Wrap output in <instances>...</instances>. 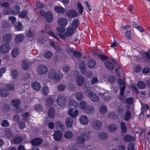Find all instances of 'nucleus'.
Listing matches in <instances>:
<instances>
[{"mask_svg":"<svg viewBox=\"0 0 150 150\" xmlns=\"http://www.w3.org/2000/svg\"><path fill=\"white\" fill-rule=\"evenodd\" d=\"M57 22L58 24L63 27L66 26L68 23L67 20L64 17L59 18Z\"/></svg>","mask_w":150,"mask_h":150,"instance_id":"4468645a","label":"nucleus"},{"mask_svg":"<svg viewBox=\"0 0 150 150\" xmlns=\"http://www.w3.org/2000/svg\"><path fill=\"white\" fill-rule=\"evenodd\" d=\"M21 103V101L18 100H13L11 102V104L16 108V111L17 113L20 112L22 111V108L19 106Z\"/></svg>","mask_w":150,"mask_h":150,"instance_id":"20e7f679","label":"nucleus"},{"mask_svg":"<svg viewBox=\"0 0 150 150\" xmlns=\"http://www.w3.org/2000/svg\"><path fill=\"white\" fill-rule=\"evenodd\" d=\"M61 76H62V74L57 73V71L54 69L50 70L48 74L49 78L53 79L57 82L60 81Z\"/></svg>","mask_w":150,"mask_h":150,"instance_id":"f03ea898","label":"nucleus"},{"mask_svg":"<svg viewBox=\"0 0 150 150\" xmlns=\"http://www.w3.org/2000/svg\"><path fill=\"white\" fill-rule=\"evenodd\" d=\"M98 95L102 98L104 102H109L112 98L109 95V93L107 92L104 93H98Z\"/></svg>","mask_w":150,"mask_h":150,"instance_id":"0eeeda50","label":"nucleus"},{"mask_svg":"<svg viewBox=\"0 0 150 150\" xmlns=\"http://www.w3.org/2000/svg\"><path fill=\"white\" fill-rule=\"evenodd\" d=\"M30 77L29 74L27 73H24L22 76L21 79L24 80H26L30 78Z\"/></svg>","mask_w":150,"mask_h":150,"instance_id":"69168bd1","label":"nucleus"},{"mask_svg":"<svg viewBox=\"0 0 150 150\" xmlns=\"http://www.w3.org/2000/svg\"><path fill=\"white\" fill-rule=\"evenodd\" d=\"M53 100L51 98H49L46 100V105L47 106H50L52 104Z\"/></svg>","mask_w":150,"mask_h":150,"instance_id":"0e129e2a","label":"nucleus"},{"mask_svg":"<svg viewBox=\"0 0 150 150\" xmlns=\"http://www.w3.org/2000/svg\"><path fill=\"white\" fill-rule=\"evenodd\" d=\"M79 120L80 122L84 125L87 124L89 121L88 118L84 115L81 116Z\"/></svg>","mask_w":150,"mask_h":150,"instance_id":"393cba45","label":"nucleus"},{"mask_svg":"<svg viewBox=\"0 0 150 150\" xmlns=\"http://www.w3.org/2000/svg\"><path fill=\"white\" fill-rule=\"evenodd\" d=\"M74 31L75 29L74 28L71 27H68L67 29L66 32L64 35L62 34H59V35L62 39H65L66 38L71 36L74 33Z\"/></svg>","mask_w":150,"mask_h":150,"instance_id":"7ed1b4c3","label":"nucleus"},{"mask_svg":"<svg viewBox=\"0 0 150 150\" xmlns=\"http://www.w3.org/2000/svg\"><path fill=\"white\" fill-rule=\"evenodd\" d=\"M53 53L51 51L45 52L44 54V57L47 59H50L52 56Z\"/></svg>","mask_w":150,"mask_h":150,"instance_id":"37998d69","label":"nucleus"},{"mask_svg":"<svg viewBox=\"0 0 150 150\" xmlns=\"http://www.w3.org/2000/svg\"><path fill=\"white\" fill-rule=\"evenodd\" d=\"M69 105L70 108H73V107H74V108L78 106V102L73 99L70 100L69 103Z\"/></svg>","mask_w":150,"mask_h":150,"instance_id":"cd10ccee","label":"nucleus"},{"mask_svg":"<svg viewBox=\"0 0 150 150\" xmlns=\"http://www.w3.org/2000/svg\"><path fill=\"white\" fill-rule=\"evenodd\" d=\"M125 106L122 104L120 105L118 108V112L119 113H121L125 110Z\"/></svg>","mask_w":150,"mask_h":150,"instance_id":"338daca9","label":"nucleus"},{"mask_svg":"<svg viewBox=\"0 0 150 150\" xmlns=\"http://www.w3.org/2000/svg\"><path fill=\"white\" fill-rule=\"evenodd\" d=\"M55 140L59 141L62 139V133L59 131H55L53 135Z\"/></svg>","mask_w":150,"mask_h":150,"instance_id":"f3484780","label":"nucleus"},{"mask_svg":"<svg viewBox=\"0 0 150 150\" xmlns=\"http://www.w3.org/2000/svg\"><path fill=\"white\" fill-rule=\"evenodd\" d=\"M29 66V63L26 61H24L22 64V68L25 70L27 69L28 68Z\"/></svg>","mask_w":150,"mask_h":150,"instance_id":"8fccbe9b","label":"nucleus"},{"mask_svg":"<svg viewBox=\"0 0 150 150\" xmlns=\"http://www.w3.org/2000/svg\"><path fill=\"white\" fill-rule=\"evenodd\" d=\"M66 14L69 17L74 18L78 15V13L74 10H71L67 11L66 12Z\"/></svg>","mask_w":150,"mask_h":150,"instance_id":"2eb2a0df","label":"nucleus"},{"mask_svg":"<svg viewBox=\"0 0 150 150\" xmlns=\"http://www.w3.org/2000/svg\"><path fill=\"white\" fill-rule=\"evenodd\" d=\"M85 80V78L84 76H80L76 79L77 85L79 86H81L83 84Z\"/></svg>","mask_w":150,"mask_h":150,"instance_id":"4be33fe9","label":"nucleus"},{"mask_svg":"<svg viewBox=\"0 0 150 150\" xmlns=\"http://www.w3.org/2000/svg\"><path fill=\"white\" fill-rule=\"evenodd\" d=\"M89 98L93 102H96L98 100V96L94 93Z\"/></svg>","mask_w":150,"mask_h":150,"instance_id":"e433bc0d","label":"nucleus"},{"mask_svg":"<svg viewBox=\"0 0 150 150\" xmlns=\"http://www.w3.org/2000/svg\"><path fill=\"white\" fill-rule=\"evenodd\" d=\"M118 83L120 85L119 87L120 89V95L123 96V92L125 89V86L124 83L121 79H119L118 80Z\"/></svg>","mask_w":150,"mask_h":150,"instance_id":"f8f14e48","label":"nucleus"},{"mask_svg":"<svg viewBox=\"0 0 150 150\" xmlns=\"http://www.w3.org/2000/svg\"><path fill=\"white\" fill-rule=\"evenodd\" d=\"M80 69L81 73H84L86 70V63L83 61L80 63L79 64Z\"/></svg>","mask_w":150,"mask_h":150,"instance_id":"c756f323","label":"nucleus"},{"mask_svg":"<svg viewBox=\"0 0 150 150\" xmlns=\"http://www.w3.org/2000/svg\"><path fill=\"white\" fill-rule=\"evenodd\" d=\"M117 126L115 124H112L109 126L108 131L110 132H115L117 129Z\"/></svg>","mask_w":150,"mask_h":150,"instance_id":"7c9ffc66","label":"nucleus"},{"mask_svg":"<svg viewBox=\"0 0 150 150\" xmlns=\"http://www.w3.org/2000/svg\"><path fill=\"white\" fill-rule=\"evenodd\" d=\"M10 49V46L8 43L3 44L0 46V52L3 54L7 53Z\"/></svg>","mask_w":150,"mask_h":150,"instance_id":"9d476101","label":"nucleus"},{"mask_svg":"<svg viewBox=\"0 0 150 150\" xmlns=\"http://www.w3.org/2000/svg\"><path fill=\"white\" fill-rule=\"evenodd\" d=\"M23 141V138L21 137L18 136L15 137L13 140L14 144H18L20 143Z\"/></svg>","mask_w":150,"mask_h":150,"instance_id":"2f4dec72","label":"nucleus"},{"mask_svg":"<svg viewBox=\"0 0 150 150\" xmlns=\"http://www.w3.org/2000/svg\"><path fill=\"white\" fill-rule=\"evenodd\" d=\"M131 31L130 30H127L125 33V36L127 37V39H128V40H130L131 39Z\"/></svg>","mask_w":150,"mask_h":150,"instance_id":"bf43d9fd","label":"nucleus"},{"mask_svg":"<svg viewBox=\"0 0 150 150\" xmlns=\"http://www.w3.org/2000/svg\"><path fill=\"white\" fill-rule=\"evenodd\" d=\"M55 115V110L53 108H51L49 110L48 115L50 118H52Z\"/></svg>","mask_w":150,"mask_h":150,"instance_id":"a19ab883","label":"nucleus"},{"mask_svg":"<svg viewBox=\"0 0 150 150\" xmlns=\"http://www.w3.org/2000/svg\"><path fill=\"white\" fill-rule=\"evenodd\" d=\"M96 64L95 61L92 59L89 60L87 64L88 66L90 68H93L95 66Z\"/></svg>","mask_w":150,"mask_h":150,"instance_id":"c9c22d12","label":"nucleus"},{"mask_svg":"<svg viewBox=\"0 0 150 150\" xmlns=\"http://www.w3.org/2000/svg\"><path fill=\"white\" fill-rule=\"evenodd\" d=\"M3 127H7L9 126L10 125L8 121L7 120H4L1 124Z\"/></svg>","mask_w":150,"mask_h":150,"instance_id":"4d7b16f0","label":"nucleus"},{"mask_svg":"<svg viewBox=\"0 0 150 150\" xmlns=\"http://www.w3.org/2000/svg\"><path fill=\"white\" fill-rule=\"evenodd\" d=\"M55 11L59 13H62L64 12L65 10L62 7L59 6H55L54 7Z\"/></svg>","mask_w":150,"mask_h":150,"instance_id":"4c0bfd02","label":"nucleus"},{"mask_svg":"<svg viewBox=\"0 0 150 150\" xmlns=\"http://www.w3.org/2000/svg\"><path fill=\"white\" fill-rule=\"evenodd\" d=\"M15 28L18 31H21L23 28L22 25L20 22L16 23L15 25Z\"/></svg>","mask_w":150,"mask_h":150,"instance_id":"58836bf2","label":"nucleus"},{"mask_svg":"<svg viewBox=\"0 0 150 150\" xmlns=\"http://www.w3.org/2000/svg\"><path fill=\"white\" fill-rule=\"evenodd\" d=\"M100 112L102 114H105L107 111V107L105 105H101L99 108Z\"/></svg>","mask_w":150,"mask_h":150,"instance_id":"ea45409f","label":"nucleus"},{"mask_svg":"<svg viewBox=\"0 0 150 150\" xmlns=\"http://www.w3.org/2000/svg\"><path fill=\"white\" fill-rule=\"evenodd\" d=\"M4 136L8 139H10L13 137V133L10 128H6L5 129Z\"/></svg>","mask_w":150,"mask_h":150,"instance_id":"a211bd4d","label":"nucleus"},{"mask_svg":"<svg viewBox=\"0 0 150 150\" xmlns=\"http://www.w3.org/2000/svg\"><path fill=\"white\" fill-rule=\"evenodd\" d=\"M18 54V50L17 49L15 48L12 52V56L14 57H17Z\"/></svg>","mask_w":150,"mask_h":150,"instance_id":"680f3d73","label":"nucleus"},{"mask_svg":"<svg viewBox=\"0 0 150 150\" xmlns=\"http://www.w3.org/2000/svg\"><path fill=\"white\" fill-rule=\"evenodd\" d=\"M29 113L28 112H25L24 114L22 115V118L23 120L27 121L29 119L30 116Z\"/></svg>","mask_w":150,"mask_h":150,"instance_id":"6e6d98bb","label":"nucleus"},{"mask_svg":"<svg viewBox=\"0 0 150 150\" xmlns=\"http://www.w3.org/2000/svg\"><path fill=\"white\" fill-rule=\"evenodd\" d=\"M79 24V20L77 19H74L72 23V26L73 28H77Z\"/></svg>","mask_w":150,"mask_h":150,"instance_id":"09e8293b","label":"nucleus"},{"mask_svg":"<svg viewBox=\"0 0 150 150\" xmlns=\"http://www.w3.org/2000/svg\"><path fill=\"white\" fill-rule=\"evenodd\" d=\"M20 8L18 6H15L13 7L12 9L11 10L10 12H11L13 14H17L20 12Z\"/></svg>","mask_w":150,"mask_h":150,"instance_id":"a878e982","label":"nucleus"},{"mask_svg":"<svg viewBox=\"0 0 150 150\" xmlns=\"http://www.w3.org/2000/svg\"><path fill=\"white\" fill-rule=\"evenodd\" d=\"M105 66L108 69L112 70L114 69L113 64L109 61H106L105 62Z\"/></svg>","mask_w":150,"mask_h":150,"instance_id":"473e14b6","label":"nucleus"},{"mask_svg":"<svg viewBox=\"0 0 150 150\" xmlns=\"http://www.w3.org/2000/svg\"><path fill=\"white\" fill-rule=\"evenodd\" d=\"M121 126L123 132L124 133H126L127 132V128L125 122H122L121 124Z\"/></svg>","mask_w":150,"mask_h":150,"instance_id":"864d4df0","label":"nucleus"},{"mask_svg":"<svg viewBox=\"0 0 150 150\" xmlns=\"http://www.w3.org/2000/svg\"><path fill=\"white\" fill-rule=\"evenodd\" d=\"M73 122V118L71 117H68L66 120L65 123L67 127L69 128L72 127Z\"/></svg>","mask_w":150,"mask_h":150,"instance_id":"aec40b11","label":"nucleus"},{"mask_svg":"<svg viewBox=\"0 0 150 150\" xmlns=\"http://www.w3.org/2000/svg\"><path fill=\"white\" fill-rule=\"evenodd\" d=\"M85 111L86 113L90 114L94 112L95 111V109L93 107L90 106L87 107L86 108H85Z\"/></svg>","mask_w":150,"mask_h":150,"instance_id":"72a5a7b5","label":"nucleus"},{"mask_svg":"<svg viewBox=\"0 0 150 150\" xmlns=\"http://www.w3.org/2000/svg\"><path fill=\"white\" fill-rule=\"evenodd\" d=\"M83 97V93L82 92H79L76 95V98L78 100H81Z\"/></svg>","mask_w":150,"mask_h":150,"instance_id":"603ef678","label":"nucleus"},{"mask_svg":"<svg viewBox=\"0 0 150 150\" xmlns=\"http://www.w3.org/2000/svg\"><path fill=\"white\" fill-rule=\"evenodd\" d=\"M79 107L80 108L85 110L87 107V103L85 101L82 100L80 103Z\"/></svg>","mask_w":150,"mask_h":150,"instance_id":"a18cd8bd","label":"nucleus"},{"mask_svg":"<svg viewBox=\"0 0 150 150\" xmlns=\"http://www.w3.org/2000/svg\"><path fill=\"white\" fill-rule=\"evenodd\" d=\"M137 86L138 87L141 89L144 88L146 86L145 83L143 81L139 82Z\"/></svg>","mask_w":150,"mask_h":150,"instance_id":"052dcab7","label":"nucleus"},{"mask_svg":"<svg viewBox=\"0 0 150 150\" xmlns=\"http://www.w3.org/2000/svg\"><path fill=\"white\" fill-rule=\"evenodd\" d=\"M46 20L48 23H51L53 20V16L52 13L50 11L47 12L45 16Z\"/></svg>","mask_w":150,"mask_h":150,"instance_id":"412c9836","label":"nucleus"},{"mask_svg":"<svg viewBox=\"0 0 150 150\" xmlns=\"http://www.w3.org/2000/svg\"><path fill=\"white\" fill-rule=\"evenodd\" d=\"M103 125L102 122L99 120H95L92 123L91 126L92 128L95 130L100 129Z\"/></svg>","mask_w":150,"mask_h":150,"instance_id":"39448f33","label":"nucleus"},{"mask_svg":"<svg viewBox=\"0 0 150 150\" xmlns=\"http://www.w3.org/2000/svg\"><path fill=\"white\" fill-rule=\"evenodd\" d=\"M142 55L147 62L150 64V51L143 52Z\"/></svg>","mask_w":150,"mask_h":150,"instance_id":"6ab92c4d","label":"nucleus"},{"mask_svg":"<svg viewBox=\"0 0 150 150\" xmlns=\"http://www.w3.org/2000/svg\"><path fill=\"white\" fill-rule=\"evenodd\" d=\"M98 138L101 140H105L108 138V134L105 132H103L100 133L98 135Z\"/></svg>","mask_w":150,"mask_h":150,"instance_id":"5701e85b","label":"nucleus"},{"mask_svg":"<svg viewBox=\"0 0 150 150\" xmlns=\"http://www.w3.org/2000/svg\"><path fill=\"white\" fill-rule=\"evenodd\" d=\"M66 86L64 85L60 84L57 87V89L59 91H62L64 90Z\"/></svg>","mask_w":150,"mask_h":150,"instance_id":"774afa93","label":"nucleus"},{"mask_svg":"<svg viewBox=\"0 0 150 150\" xmlns=\"http://www.w3.org/2000/svg\"><path fill=\"white\" fill-rule=\"evenodd\" d=\"M37 71L40 74H45L47 73L48 68L45 65H40L37 68Z\"/></svg>","mask_w":150,"mask_h":150,"instance_id":"1a4fd4ad","label":"nucleus"},{"mask_svg":"<svg viewBox=\"0 0 150 150\" xmlns=\"http://www.w3.org/2000/svg\"><path fill=\"white\" fill-rule=\"evenodd\" d=\"M131 117V113L130 111L129 110H127L126 112L125 115V120L127 121L129 120Z\"/></svg>","mask_w":150,"mask_h":150,"instance_id":"3c124183","label":"nucleus"},{"mask_svg":"<svg viewBox=\"0 0 150 150\" xmlns=\"http://www.w3.org/2000/svg\"><path fill=\"white\" fill-rule=\"evenodd\" d=\"M124 140L126 142H129L134 141L135 139L133 136L129 135H127L125 136Z\"/></svg>","mask_w":150,"mask_h":150,"instance_id":"f704fd0d","label":"nucleus"},{"mask_svg":"<svg viewBox=\"0 0 150 150\" xmlns=\"http://www.w3.org/2000/svg\"><path fill=\"white\" fill-rule=\"evenodd\" d=\"M73 54L75 57L78 58H80L81 57V53L76 50H74Z\"/></svg>","mask_w":150,"mask_h":150,"instance_id":"e2e57ef3","label":"nucleus"},{"mask_svg":"<svg viewBox=\"0 0 150 150\" xmlns=\"http://www.w3.org/2000/svg\"><path fill=\"white\" fill-rule=\"evenodd\" d=\"M90 131L82 132L80 135L77 136L76 138L77 143L79 144H83L85 140H88L91 138Z\"/></svg>","mask_w":150,"mask_h":150,"instance_id":"f257e3e1","label":"nucleus"},{"mask_svg":"<svg viewBox=\"0 0 150 150\" xmlns=\"http://www.w3.org/2000/svg\"><path fill=\"white\" fill-rule=\"evenodd\" d=\"M11 75L13 78L15 79L18 77V71L16 70H12V71Z\"/></svg>","mask_w":150,"mask_h":150,"instance_id":"5fc2aeb1","label":"nucleus"},{"mask_svg":"<svg viewBox=\"0 0 150 150\" xmlns=\"http://www.w3.org/2000/svg\"><path fill=\"white\" fill-rule=\"evenodd\" d=\"M43 140L41 138H36L31 141V143L33 145L38 146L41 144Z\"/></svg>","mask_w":150,"mask_h":150,"instance_id":"ddd939ff","label":"nucleus"},{"mask_svg":"<svg viewBox=\"0 0 150 150\" xmlns=\"http://www.w3.org/2000/svg\"><path fill=\"white\" fill-rule=\"evenodd\" d=\"M8 94V90H5L3 89H0V96L2 97H7Z\"/></svg>","mask_w":150,"mask_h":150,"instance_id":"79ce46f5","label":"nucleus"},{"mask_svg":"<svg viewBox=\"0 0 150 150\" xmlns=\"http://www.w3.org/2000/svg\"><path fill=\"white\" fill-rule=\"evenodd\" d=\"M64 136L67 138L70 139L73 137V134L71 131H67L65 132Z\"/></svg>","mask_w":150,"mask_h":150,"instance_id":"de8ad7c7","label":"nucleus"},{"mask_svg":"<svg viewBox=\"0 0 150 150\" xmlns=\"http://www.w3.org/2000/svg\"><path fill=\"white\" fill-rule=\"evenodd\" d=\"M31 86L34 90L36 91H39L40 89L41 85L37 81L32 83Z\"/></svg>","mask_w":150,"mask_h":150,"instance_id":"b1692460","label":"nucleus"},{"mask_svg":"<svg viewBox=\"0 0 150 150\" xmlns=\"http://www.w3.org/2000/svg\"><path fill=\"white\" fill-rule=\"evenodd\" d=\"M73 110V108H70L68 112L69 115L71 116L72 118L75 117L77 115L79 112V111L77 110H76L73 112H72Z\"/></svg>","mask_w":150,"mask_h":150,"instance_id":"bb28decb","label":"nucleus"},{"mask_svg":"<svg viewBox=\"0 0 150 150\" xmlns=\"http://www.w3.org/2000/svg\"><path fill=\"white\" fill-rule=\"evenodd\" d=\"M49 92V89L47 86H45L42 88V93L45 95L47 96Z\"/></svg>","mask_w":150,"mask_h":150,"instance_id":"49530a36","label":"nucleus"},{"mask_svg":"<svg viewBox=\"0 0 150 150\" xmlns=\"http://www.w3.org/2000/svg\"><path fill=\"white\" fill-rule=\"evenodd\" d=\"M1 7L4 8L3 11L5 14H8L10 13L11 7L8 2H5L1 4Z\"/></svg>","mask_w":150,"mask_h":150,"instance_id":"423d86ee","label":"nucleus"},{"mask_svg":"<svg viewBox=\"0 0 150 150\" xmlns=\"http://www.w3.org/2000/svg\"><path fill=\"white\" fill-rule=\"evenodd\" d=\"M35 34V32L34 31H32L30 29L26 34V36L28 38H33Z\"/></svg>","mask_w":150,"mask_h":150,"instance_id":"c03bdc74","label":"nucleus"},{"mask_svg":"<svg viewBox=\"0 0 150 150\" xmlns=\"http://www.w3.org/2000/svg\"><path fill=\"white\" fill-rule=\"evenodd\" d=\"M77 7L79 10V13L81 14L83 12V7L82 6L80 2H78L77 4Z\"/></svg>","mask_w":150,"mask_h":150,"instance_id":"13d9d810","label":"nucleus"},{"mask_svg":"<svg viewBox=\"0 0 150 150\" xmlns=\"http://www.w3.org/2000/svg\"><path fill=\"white\" fill-rule=\"evenodd\" d=\"M57 101L58 105L62 106L64 105L67 102L65 97L61 95L58 96Z\"/></svg>","mask_w":150,"mask_h":150,"instance_id":"6e6552de","label":"nucleus"},{"mask_svg":"<svg viewBox=\"0 0 150 150\" xmlns=\"http://www.w3.org/2000/svg\"><path fill=\"white\" fill-rule=\"evenodd\" d=\"M24 38V36L21 34L17 35L15 39V41L16 42H20L23 41Z\"/></svg>","mask_w":150,"mask_h":150,"instance_id":"c85d7f7f","label":"nucleus"},{"mask_svg":"<svg viewBox=\"0 0 150 150\" xmlns=\"http://www.w3.org/2000/svg\"><path fill=\"white\" fill-rule=\"evenodd\" d=\"M12 39V36L11 34L7 33L3 36L2 41L4 43H9Z\"/></svg>","mask_w":150,"mask_h":150,"instance_id":"dca6fc26","label":"nucleus"},{"mask_svg":"<svg viewBox=\"0 0 150 150\" xmlns=\"http://www.w3.org/2000/svg\"><path fill=\"white\" fill-rule=\"evenodd\" d=\"M55 126L57 129L59 131H62L64 129V123L61 121L58 120L55 123Z\"/></svg>","mask_w":150,"mask_h":150,"instance_id":"9b49d317","label":"nucleus"}]
</instances>
